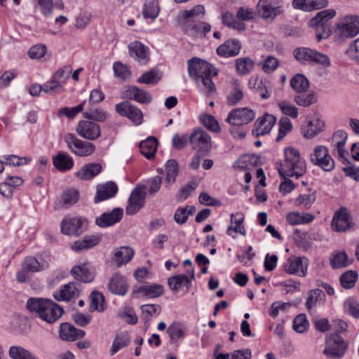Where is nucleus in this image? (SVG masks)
I'll return each mask as SVG.
<instances>
[{
    "mask_svg": "<svg viewBox=\"0 0 359 359\" xmlns=\"http://www.w3.org/2000/svg\"><path fill=\"white\" fill-rule=\"evenodd\" d=\"M26 306L31 313L49 324L57 321L64 313L63 308L49 299L29 298Z\"/></svg>",
    "mask_w": 359,
    "mask_h": 359,
    "instance_id": "obj_1",
    "label": "nucleus"
},
{
    "mask_svg": "<svg viewBox=\"0 0 359 359\" xmlns=\"http://www.w3.org/2000/svg\"><path fill=\"white\" fill-rule=\"evenodd\" d=\"M283 162L276 163L280 176L283 178L295 177L297 179L302 177L306 172V164L301 157L299 150L292 147H288L284 151Z\"/></svg>",
    "mask_w": 359,
    "mask_h": 359,
    "instance_id": "obj_2",
    "label": "nucleus"
},
{
    "mask_svg": "<svg viewBox=\"0 0 359 359\" xmlns=\"http://www.w3.org/2000/svg\"><path fill=\"white\" fill-rule=\"evenodd\" d=\"M189 76L191 77L196 84H201L208 90L210 94L216 91V88L212 81V77L217 74L214 72L212 66L198 57H194L188 60Z\"/></svg>",
    "mask_w": 359,
    "mask_h": 359,
    "instance_id": "obj_3",
    "label": "nucleus"
},
{
    "mask_svg": "<svg viewBox=\"0 0 359 359\" xmlns=\"http://www.w3.org/2000/svg\"><path fill=\"white\" fill-rule=\"evenodd\" d=\"M294 57L302 64L314 63L327 67L330 66L329 57L314 49L306 47L297 48L294 50Z\"/></svg>",
    "mask_w": 359,
    "mask_h": 359,
    "instance_id": "obj_4",
    "label": "nucleus"
},
{
    "mask_svg": "<svg viewBox=\"0 0 359 359\" xmlns=\"http://www.w3.org/2000/svg\"><path fill=\"white\" fill-rule=\"evenodd\" d=\"M64 141L71 152L79 156H88L95 151V146L93 143L81 140L72 133L66 134Z\"/></svg>",
    "mask_w": 359,
    "mask_h": 359,
    "instance_id": "obj_5",
    "label": "nucleus"
},
{
    "mask_svg": "<svg viewBox=\"0 0 359 359\" xmlns=\"http://www.w3.org/2000/svg\"><path fill=\"white\" fill-rule=\"evenodd\" d=\"M347 349V344L337 334H330L326 339V345L323 353L328 358H339Z\"/></svg>",
    "mask_w": 359,
    "mask_h": 359,
    "instance_id": "obj_6",
    "label": "nucleus"
},
{
    "mask_svg": "<svg viewBox=\"0 0 359 359\" xmlns=\"http://www.w3.org/2000/svg\"><path fill=\"white\" fill-rule=\"evenodd\" d=\"M311 161L325 172L332 171L335 166L334 161L329 154L328 149L325 146H317L310 155Z\"/></svg>",
    "mask_w": 359,
    "mask_h": 359,
    "instance_id": "obj_7",
    "label": "nucleus"
},
{
    "mask_svg": "<svg viewBox=\"0 0 359 359\" xmlns=\"http://www.w3.org/2000/svg\"><path fill=\"white\" fill-rule=\"evenodd\" d=\"M115 111L121 116L127 117L135 125H140L143 121L142 111L129 101H123L115 105Z\"/></svg>",
    "mask_w": 359,
    "mask_h": 359,
    "instance_id": "obj_8",
    "label": "nucleus"
},
{
    "mask_svg": "<svg viewBox=\"0 0 359 359\" xmlns=\"http://www.w3.org/2000/svg\"><path fill=\"white\" fill-rule=\"evenodd\" d=\"M338 33L343 37L352 38L359 33V16L346 15L337 25Z\"/></svg>",
    "mask_w": 359,
    "mask_h": 359,
    "instance_id": "obj_9",
    "label": "nucleus"
},
{
    "mask_svg": "<svg viewBox=\"0 0 359 359\" xmlns=\"http://www.w3.org/2000/svg\"><path fill=\"white\" fill-rule=\"evenodd\" d=\"M189 142L193 149L201 152H208L212 148V139L210 135L201 128L195 129L189 136Z\"/></svg>",
    "mask_w": 359,
    "mask_h": 359,
    "instance_id": "obj_10",
    "label": "nucleus"
},
{
    "mask_svg": "<svg viewBox=\"0 0 359 359\" xmlns=\"http://www.w3.org/2000/svg\"><path fill=\"white\" fill-rule=\"evenodd\" d=\"M255 117V114L252 109L237 108L229 114L226 121L232 126H240L251 122Z\"/></svg>",
    "mask_w": 359,
    "mask_h": 359,
    "instance_id": "obj_11",
    "label": "nucleus"
},
{
    "mask_svg": "<svg viewBox=\"0 0 359 359\" xmlns=\"http://www.w3.org/2000/svg\"><path fill=\"white\" fill-rule=\"evenodd\" d=\"M87 221L83 217L65 218L61 222V232L69 236H79L84 231Z\"/></svg>",
    "mask_w": 359,
    "mask_h": 359,
    "instance_id": "obj_12",
    "label": "nucleus"
},
{
    "mask_svg": "<svg viewBox=\"0 0 359 359\" xmlns=\"http://www.w3.org/2000/svg\"><path fill=\"white\" fill-rule=\"evenodd\" d=\"M76 131L81 137L92 141L99 138L101 135V129L97 123L86 120L79 122Z\"/></svg>",
    "mask_w": 359,
    "mask_h": 359,
    "instance_id": "obj_13",
    "label": "nucleus"
},
{
    "mask_svg": "<svg viewBox=\"0 0 359 359\" xmlns=\"http://www.w3.org/2000/svg\"><path fill=\"white\" fill-rule=\"evenodd\" d=\"M182 27L185 34L194 37H205L211 30V25L202 21H183Z\"/></svg>",
    "mask_w": 359,
    "mask_h": 359,
    "instance_id": "obj_14",
    "label": "nucleus"
},
{
    "mask_svg": "<svg viewBox=\"0 0 359 359\" xmlns=\"http://www.w3.org/2000/svg\"><path fill=\"white\" fill-rule=\"evenodd\" d=\"M309 259L305 257H289L283 266L284 271L290 274L304 277L307 273Z\"/></svg>",
    "mask_w": 359,
    "mask_h": 359,
    "instance_id": "obj_15",
    "label": "nucleus"
},
{
    "mask_svg": "<svg viewBox=\"0 0 359 359\" xmlns=\"http://www.w3.org/2000/svg\"><path fill=\"white\" fill-rule=\"evenodd\" d=\"M145 201V193L140 187H135L128 198V205L126 208V214L133 215L137 213L144 205Z\"/></svg>",
    "mask_w": 359,
    "mask_h": 359,
    "instance_id": "obj_16",
    "label": "nucleus"
},
{
    "mask_svg": "<svg viewBox=\"0 0 359 359\" xmlns=\"http://www.w3.org/2000/svg\"><path fill=\"white\" fill-rule=\"evenodd\" d=\"M129 55L142 65H147L149 60V50L142 43L135 41L129 43Z\"/></svg>",
    "mask_w": 359,
    "mask_h": 359,
    "instance_id": "obj_17",
    "label": "nucleus"
},
{
    "mask_svg": "<svg viewBox=\"0 0 359 359\" xmlns=\"http://www.w3.org/2000/svg\"><path fill=\"white\" fill-rule=\"evenodd\" d=\"M257 11L261 18L272 21L277 15L283 13V9L279 6L273 7L270 0H259Z\"/></svg>",
    "mask_w": 359,
    "mask_h": 359,
    "instance_id": "obj_18",
    "label": "nucleus"
},
{
    "mask_svg": "<svg viewBox=\"0 0 359 359\" xmlns=\"http://www.w3.org/2000/svg\"><path fill=\"white\" fill-rule=\"evenodd\" d=\"M164 292V287L160 284H145L137 287L133 290L134 297H145L147 298H157Z\"/></svg>",
    "mask_w": 359,
    "mask_h": 359,
    "instance_id": "obj_19",
    "label": "nucleus"
},
{
    "mask_svg": "<svg viewBox=\"0 0 359 359\" xmlns=\"http://www.w3.org/2000/svg\"><path fill=\"white\" fill-rule=\"evenodd\" d=\"M71 272L76 280L83 283L92 282L95 276V269L90 266L88 263L74 266Z\"/></svg>",
    "mask_w": 359,
    "mask_h": 359,
    "instance_id": "obj_20",
    "label": "nucleus"
},
{
    "mask_svg": "<svg viewBox=\"0 0 359 359\" xmlns=\"http://www.w3.org/2000/svg\"><path fill=\"white\" fill-rule=\"evenodd\" d=\"M276 118L274 116L268 114H265L256 121L252 133L257 137L269 133L276 123Z\"/></svg>",
    "mask_w": 359,
    "mask_h": 359,
    "instance_id": "obj_21",
    "label": "nucleus"
},
{
    "mask_svg": "<svg viewBox=\"0 0 359 359\" xmlns=\"http://www.w3.org/2000/svg\"><path fill=\"white\" fill-rule=\"evenodd\" d=\"M123 210L114 208L110 212H104L95 219V223L100 227H107L118 223L123 217Z\"/></svg>",
    "mask_w": 359,
    "mask_h": 359,
    "instance_id": "obj_22",
    "label": "nucleus"
},
{
    "mask_svg": "<svg viewBox=\"0 0 359 359\" xmlns=\"http://www.w3.org/2000/svg\"><path fill=\"white\" fill-rule=\"evenodd\" d=\"M79 296V290L76 287V283L74 282L69 283L63 285L60 290L55 292L53 297L58 302H69L72 299L77 298Z\"/></svg>",
    "mask_w": 359,
    "mask_h": 359,
    "instance_id": "obj_23",
    "label": "nucleus"
},
{
    "mask_svg": "<svg viewBox=\"0 0 359 359\" xmlns=\"http://www.w3.org/2000/svg\"><path fill=\"white\" fill-rule=\"evenodd\" d=\"M249 86L263 100L268 99L271 95L272 87L267 79H251L249 81Z\"/></svg>",
    "mask_w": 359,
    "mask_h": 359,
    "instance_id": "obj_24",
    "label": "nucleus"
},
{
    "mask_svg": "<svg viewBox=\"0 0 359 359\" xmlns=\"http://www.w3.org/2000/svg\"><path fill=\"white\" fill-rule=\"evenodd\" d=\"M59 334L62 340L73 341L83 338L85 335V332L82 330L76 329L68 323H63L60 325Z\"/></svg>",
    "mask_w": 359,
    "mask_h": 359,
    "instance_id": "obj_25",
    "label": "nucleus"
},
{
    "mask_svg": "<svg viewBox=\"0 0 359 359\" xmlns=\"http://www.w3.org/2000/svg\"><path fill=\"white\" fill-rule=\"evenodd\" d=\"M79 198V192L74 188L64 191L60 200L55 204V209H67L74 205Z\"/></svg>",
    "mask_w": 359,
    "mask_h": 359,
    "instance_id": "obj_26",
    "label": "nucleus"
},
{
    "mask_svg": "<svg viewBox=\"0 0 359 359\" xmlns=\"http://www.w3.org/2000/svg\"><path fill=\"white\" fill-rule=\"evenodd\" d=\"M241 48V42L236 39H230L226 41L220 45L216 50L217 55L229 57H234L238 55Z\"/></svg>",
    "mask_w": 359,
    "mask_h": 359,
    "instance_id": "obj_27",
    "label": "nucleus"
},
{
    "mask_svg": "<svg viewBox=\"0 0 359 359\" xmlns=\"http://www.w3.org/2000/svg\"><path fill=\"white\" fill-rule=\"evenodd\" d=\"M125 97L141 104H149L152 100L151 95L148 91L132 86H128L126 90Z\"/></svg>",
    "mask_w": 359,
    "mask_h": 359,
    "instance_id": "obj_28",
    "label": "nucleus"
},
{
    "mask_svg": "<svg viewBox=\"0 0 359 359\" xmlns=\"http://www.w3.org/2000/svg\"><path fill=\"white\" fill-rule=\"evenodd\" d=\"M118 191L116 184L113 182H108L97 187V193L94 198L95 203L107 200L114 197Z\"/></svg>",
    "mask_w": 359,
    "mask_h": 359,
    "instance_id": "obj_29",
    "label": "nucleus"
},
{
    "mask_svg": "<svg viewBox=\"0 0 359 359\" xmlns=\"http://www.w3.org/2000/svg\"><path fill=\"white\" fill-rule=\"evenodd\" d=\"M349 215L346 208H341L333 217L332 226L337 231H345L350 227Z\"/></svg>",
    "mask_w": 359,
    "mask_h": 359,
    "instance_id": "obj_30",
    "label": "nucleus"
},
{
    "mask_svg": "<svg viewBox=\"0 0 359 359\" xmlns=\"http://www.w3.org/2000/svg\"><path fill=\"white\" fill-rule=\"evenodd\" d=\"M108 288L113 294L124 295L128 290V284L126 278L119 273H115L109 280Z\"/></svg>",
    "mask_w": 359,
    "mask_h": 359,
    "instance_id": "obj_31",
    "label": "nucleus"
},
{
    "mask_svg": "<svg viewBox=\"0 0 359 359\" xmlns=\"http://www.w3.org/2000/svg\"><path fill=\"white\" fill-rule=\"evenodd\" d=\"M336 15L334 9H325L318 12L315 17L312 18L309 21L311 27L317 28L327 27V22L332 19Z\"/></svg>",
    "mask_w": 359,
    "mask_h": 359,
    "instance_id": "obj_32",
    "label": "nucleus"
},
{
    "mask_svg": "<svg viewBox=\"0 0 359 359\" xmlns=\"http://www.w3.org/2000/svg\"><path fill=\"white\" fill-rule=\"evenodd\" d=\"M100 163H91L84 165L75 173V176L83 180H89L97 176L102 171Z\"/></svg>",
    "mask_w": 359,
    "mask_h": 359,
    "instance_id": "obj_33",
    "label": "nucleus"
},
{
    "mask_svg": "<svg viewBox=\"0 0 359 359\" xmlns=\"http://www.w3.org/2000/svg\"><path fill=\"white\" fill-rule=\"evenodd\" d=\"M53 163L55 168L60 172H66L74 166V160L72 156L64 152H58L53 158Z\"/></svg>",
    "mask_w": 359,
    "mask_h": 359,
    "instance_id": "obj_34",
    "label": "nucleus"
},
{
    "mask_svg": "<svg viewBox=\"0 0 359 359\" xmlns=\"http://www.w3.org/2000/svg\"><path fill=\"white\" fill-rule=\"evenodd\" d=\"M29 272H39L49 267L48 262L43 258L38 259L34 257H27L22 264Z\"/></svg>",
    "mask_w": 359,
    "mask_h": 359,
    "instance_id": "obj_35",
    "label": "nucleus"
},
{
    "mask_svg": "<svg viewBox=\"0 0 359 359\" xmlns=\"http://www.w3.org/2000/svg\"><path fill=\"white\" fill-rule=\"evenodd\" d=\"M101 241V236L98 235L86 236L81 240L75 241L72 248L76 252L90 249L97 245Z\"/></svg>",
    "mask_w": 359,
    "mask_h": 359,
    "instance_id": "obj_36",
    "label": "nucleus"
},
{
    "mask_svg": "<svg viewBox=\"0 0 359 359\" xmlns=\"http://www.w3.org/2000/svg\"><path fill=\"white\" fill-rule=\"evenodd\" d=\"M244 219L245 216L242 212H238L231 214V225L227 229L226 233L230 236L231 234V232L233 231L243 236H245L246 232L243 225Z\"/></svg>",
    "mask_w": 359,
    "mask_h": 359,
    "instance_id": "obj_37",
    "label": "nucleus"
},
{
    "mask_svg": "<svg viewBox=\"0 0 359 359\" xmlns=\"http://www.w3.org/2000/svg\"><path fill=\"white\" fill-rule=\"evenodd\" d=\"M141 153L149 160L153 158L157 149V140L154 137H149L140 144Z\"/></svg>",
    "mask_w": 359,
    "mask_h": 359,
    "instance_id": "obj_38",
    "label": "nucleus"
},
{
    "mask_svg": "<svg viewBox=\"0 0 359 359\" xmlns=\"http://www.w3.org/2000/svg\"><path fill=\"white\" fill-rule=\"evenodd\" d=\"M314 219V216L311 213L301 214L299 212H290L286 215L287 222L292 226L309 224Z\"/></svg>",
    "mask_w": 359,
    "mask_h": 359,
    "instance_id": "obj_39",
    "label": "nucleus"
},
{
    "mask_svg": "<svg viewBox=\"0 0 359 359\" xmlns=\"http://www.w3.org/2000/svg\"><path fill=\"white\" fill-rule=\"evenodd\" d=\"M260 157L256 155L244 154L239 157L233 163V167L241 170L248 169L249 166H257Z\"/></svg>",
    "mask_w": 359,
    "mask_h": 359,
    "instance_id": "obj_40",
    "label": "nucleus"
},
{
    "mask_svg": "<svg viewBox=\"0 0 359 359\" xmlns=\"http://www.w3.org/2000/svg\"><path fill=\"white\" fill-rule=\"evenodd\" d=\"M133 256V250L129 247H121L116 250L112 257V260L116 263L117 266L128 263Z\"/></svg>",
    "mask_w": 359,
    "mask_h": 359,
    "instance_id": "obj_41",
    "label": "nucleus"
},
{
    "mask_svg": "<svg viewBox=\"0 0 359 359\" xmlns=\"http://www.w3.org/2000/svg\"><path fill=\"white\" fill-rule=\"evenodd\" d=\"M187 332L186 327L178 322L172 323L167 329V333L170 337V343H176L183 339Z\"/></svg>",
    "mask_w": 359,
    "mask_h": 359,
    "instance_id": "obj_42",
    "label": "nucleus"
},
{
    "mask_svg": "<svg viewBox=\"0 0 359 359\" xmlns=\"http://www.w3.org/2000/svg\"><path fill=\"white\" fill-rule=\"evenodd\" d=\"M292 88L297 93H304L310 86L308 79L302 74L294 75L290 81Z\"/></svg>",
    "mask_w": 359,
    "mask_h": 359,
    "instance_id": "obj_43",
    "label": "nucleus"
},
{
    "mask_svg": "<svg viewBox=\"0 0 359 359\" xmlns=\"http://www.w3.org/2000/svg\"><path fill=\"white\" fill-rule=\"evenodd\" d=\"M168 284L172 291L177 292L182 287L189 288L191 282L187 275H177L168 278Z\"/></svg>",
    "mask_w": 359,
    "mask_h": 359,
    "instance_id": "obj_44",
    "label": "nucleus"
},
{
    "mask_svg": "<svg viewBox=\"0 0 359 359\" xmlns=\"http://www.w3.org/2000/svg\"><path fill=\"white\" fill-rule=\"evenodd\" d=\"M325 300V294L320 289H314L309 292V296L306 302V307L311 311L317 304H323Z\"/></svg>",
    "mask_w": 359,
    "mask_h": 359,
    "instance_id": "obj_45",
    "label": "nucleus"
},
{
    "mask_svg": "<svg viewBox=\"0 0 359 359\" xmlns=\"http://www.w3.org/2000/svg\"><path fill=\"white\" fill-rule=\"evenodd\" d=\"M222 21L224 25L238 31H244L246 29V25L243 22L238 20L234 15L226 11L222 15Z\"/></svg>",
    "mask_w": 359,
    "mask_h": 359,
    "instance_id": "obj_46",
    "label": "nucleus"
},
{
    "mask_svg": "<svg viewBox=\"0 0 359 359\" xmlns=\"http://www.w3.org/2000/svg\"><path fill=\"white\" fill-rule=\"evenodd\" d=\"M347 137V133L343 130H338L334 134L333 136V140H337L335 147L339 158L346 161V159L345 158L344 155L346 153V150L345 149V144Z\"/></svg>",
    "mask_w": 359,
    "mask_h": 359,
    "instance_id": "obj_47",
    "label": "nucleus"
},
{
    "mask_svg": "<svg viewBox=\"0 0 359 359\" xmlns=\"http://www.w3.org/2000/svg\"><path fill=\"white\" fill-rule=\"evenodd\" d=\"M11 359H38L29 350L20 346H12L8 351Z\"/></svg>",
    "mask_w": 359,
    "mask_h": 359,
    "instance_id": "obj_48",
    "label": "nucleus"
},
{
    "mask_svg": "<svg viewBox=\"0 0 359 359\" xmlns=\"http://www.w3.org/2000/svg\"><path fill=\"white\" fill-rule=\"evenodd\" d=\"M130 341V339L128 332H123L117 334L112 344L111 354L114 355L119 350L127 346Z\"/></svg>",
    "mask_w": 359,
    "mask_h": 359,
    "instance_id": "obj_49",
    "label": "nucleus"
},
{
    "mask_svg": "<svg viewBox=\"0 0 359 359\" xmlns=\"http://www.w3.org/2000/svg\"><path fill=\"white\" fill-rule=\"evenodd\" d=\"M106 309L104 295L97 291H93L90 294V310L102 312Z\"/></svg>",
    "mask_w": 359,
    "mask_h": 359,
    "instance_id": "obj_50",
    "label": "nucleus"
},
{
    "mask_svg": "<svg viewBox=\"0 0 359 359\" xmlns=\"http://www.w3.org/2000/svg\"><path fill=\"white\" fill-rule=\"evenodd\" d=\"M254 67V62L250 57H241L236 60V68L238 74L250 73Z\"/></svg>",
    "mask_w": 359,
    "mask_h": 359,
    "instance_id": "obj_51",
    "label": "nucleus"
},
{
    "mask_svg": "<svg viewBox=\"0 0 359 359\" xmlns=\"http://www.w3.org/2000/svg\"><path fill=\"white\" fill-rule=\"evenodd\" d=\"M161 79V74L155 70L151 69L150 71L144 72L141 76L137 79L139 83H144L147 85H155Z\"/></svg>",
    "mask_w": 359,
    "mask_h": 359,
    "instance_id": "obj_52",
    "label": "nucleus"
},
{
    "mask_svg": "<svg viewBox=\"0 0 359 359\" xmlns=\"http://www.w3.org/2000/svg\"><path fill=\"white\" fill-rule=\"evenodd\" d=\"M159 11L158 0H151L144 4L143 9L144 18H151L154 20L158 17Z\"/></svg>",
    "mask_w": 359,
    "mask_h": 359,
    "instance_id": "obj_53",
    "label": "nucleus"
},
{
    "mask_svg": "<svg viewBox=\"0 0 359 359\" xmlns=\"http://www.w3.org/2000/svg\"><path fill=\"white\" fill-rule=\"evenodd\" d=\"M205 13V8L202 5H196L190 10H185L182 12V16L184 21L192 20L195 18H201Z\"/></svg>",
    "mask_w": 359,
    "mask_h": 359,
    "instance_id": "obj_54",
    "label": "nucleus"
},
{
    "mask_svg": "<svg viewBox=\"0 0 359 359\" xmlns=\"http://www.w3.org/2000/svg\"><path fill=\"white\" fill-rule=\"evenodd\" d=\"M316 199L315 192L311 194H300L294 201L296 206L302 207L306 210H309Z\"/></svg>",
    "mask_w": 359,
    "mask_h": 359,
    "instance_id": "obj_55",
    "label": "nucleus"
},
{
    "mask_svg": "<svg viewBox=\"0 0 359 359\" xmlns=\"http://www.w3.org/2000/svg\"><path fill=\"white\" fill-rule=\"evenodd\" d=\"M83 116L88 120L103 122L108 117V114L101 108H95L86 110L83 113Z\"/></svg>",
    "mask_w": 359,
    "mask_h": 359,
    "instance_id": "obj_56",
    "label": "nucleus"
},
{
    "mask_svg": "<svg viewBox=\"0 0 359 359\" xmlns=\"http://www.w3.org/2000/svg\"><path fill=\"white\" fill-rule=\"evenodd\" d=\"M298 94L294 97V102L299 106L307 107L317 102L316 94L313 92L309 94Z\"/></svg>",
    "mask_w": 359,
    "mask_h": 359,
    "instance_id": "obj_57",
    "label": "nucleus"
},
{
    "mask_svg": "<svg viewBox=\"0 0 359 359\" xmlns=\"http://www.w3.org/2000/svg\"><path fill=\"white\" fill-rule=\"evenodd\" d=\"M166 177L165 181L168 184L173 183L175 181L178 174V163L174 159L168 160L165 165Z\"/></svg>",
    "mask_w": 359,
    "mask_h": 359,
    "instance_id": "obj_58",
    "label": "nucleus"
},
{
    "mask_svg": "<svg viewBox=\"0 0 359 359\" xmlns=\"http://www.w3.org/2000/svg\"><path fill=\"white\" fill-rule=\"evenodd\" d=\"M63 87L61 81L52 79L43 85V91L49 95L59 94L62 91Z\"/></svg>",
    "mask_w": 359,
    "mask_h": 359,
    "instance_id": "obj_59",
    "label": "nucleus"
},
{
    "mask_svg": "<svg viewBox=\"0 0 359 359\" xmlns=\"http://www.w3.org/2000/svg\"><path fill=\"white\" fill-rule=\"evenodd\" d=\"M358 279V273L355 271H348L344 273L340 277V283L346 289L352 288Z\"/></svg>",
    "mask_w": 359,
    "mask_h": 359,
    "instance_id": "obj_60",
    "label": "nucleus"
},
{
    "mask_svg": "<svg viewBox=\"0 0 359 359\" xmlns=\"http://www.w3.org/2000/svg\"><path fill=\"white\" fill-rule=\"evenodd\" d=\"M200 120L202 124L209 130L216 133L220 132V126L213 116L210 114L201 115L200 116Z\"/></svg>",
    "mask_w": 359,
    "mask_h": 359,
    "instance_id": "obj_61",
    "label": "nucleus"
},
{
    "mask_svg": "<svg viewBox=\"0 0 359 359\" xmlns=\"http://www.w3.org/2000/svg\"><path fill=\"white\" fill-rule=\"evenodd\" d=\"M243 91L238 84H236L227 96V104L233 106L243 98Z\"/></svg>",
    "mask_w": 359,
    "mask_h": 359,
    "instance_id": "obj_62",
    "label": "nucleus"
},
{
    "mask_svg": "<svg viewBox=\"0 0 359 359\" xmlns=\"http://www.w3.org/2000/svg\"><path fill=\"white\" fill-rule=\"evenodd\" d=\"M352 263V260H349L348 255L345 252L337 253L331 260V264L334 268L346 267Z\"/></svg>",
    "mask_w": 359,
    "mask_h": 359,
    "instance_id": "obj_63",
    "label": "nucleus"
},
{
    "mask_svg": "<svg viewBox=\"0 0 359 359\" xmlns=\"http://www.w3.org/2000/svg\"><path fill=\"white\" fill-rule=\"evenodd\" d=\"M292 128L291 121L287 117H282L279 121L278 135L276 141L280 142Z\"/></svg>",
    "mask_w": 359,
    "mask_h": 359,
    "instance_id": "obj_64",
    "label": "nucleus"
}]
</instances>
